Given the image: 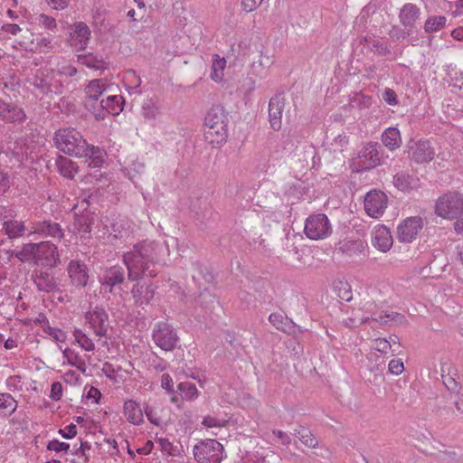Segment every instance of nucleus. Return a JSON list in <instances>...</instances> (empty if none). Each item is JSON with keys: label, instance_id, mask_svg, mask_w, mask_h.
<instances>
[{"label": "nucleus", "instance_id": "nucleus-1", "mask_svg": "<svg viewBox=\"0 0 463 463\" xmlns=\"http://www.w3.org/2000/svg\"><path fill=\"white\" fill-rule=\"evenodd\" d=\"M165 250H167L164 244L146 241L126 252L123 255V261L128 269V279L137 280L142 277H155L157 272L156 261Z\"/></svg>", "mask_w": 463, "mask_h": 463}, {"label": "nucleus", "instance_id": "nucleus-2", "mask_svg": "<svg viewBox=\"0 0 463 463\" xmlns=\"http://www.w3.org/2000/svg\"><path fill=\"white\" fill-rule=\"evenodd\" d=\"M53 141L58 149L64 154L78 158H87L90 167H100L105 162V150L99 146L89 145L80 132L74 128H62L55 131Z\"/></svg>", "mask_w": 463, "mask_h": 463}, {"label": "nucleus", "instance_id": "nucleus-3", "mask_svg": "<svg viewBox=\"0 0 463 463\" xmlns=\"http://www.w3.org/2000/svg\"><path fill=\"white\" fill-rule=\"evenodd\" d=\"M375 307L373 303H367L363 308L354 311V317L349 318L348 326L354 327L363 323H368L370 320L378 322L382 325L388 323L392 325L402 324L404 317L400 313H376L373 309Z\"/></svg>", "mask_w": 463, "mask_h": 463}, {"label": "nucleus", "instance_id": "nucleus-4", "mask_svg": "<svg viewBox=\"0 0 463 463\" xmlns=\"http://www.w3.org/2000/svg\"><path fill=\"white\" fill-rule=\"evenodd\" d=\"M193 453L198 463H222L225 458L222 444L213 439H207L197 443L194 447Z\"/></svg>", "mask_w": 463, "mask_h": 463}, {"label": "nucleus", "instance_id": "nucleus-5", "mask_svg": "<svg viewBox=\"0 0 463 463\" xmlns=\"http://www.w3.org/2000/svg\"><path fill=\"white\" fill-rule=\"evenodd\" d=\"M463 213V194L450 192L443 194L435 203V213L441 218L452 220Z\"/></svg>", "mask_w": 463, "mask_h": 463}, {"label": "nucleus", "instance_id": "nucleus-6", "mask_svg": "<svg viewBox=\"0 0 463 463\" xmlns=\"http://www.w3.org/2000/svg\"><path fill=\"white\" fill-rule=\"evenodd\" d=\"M304 232L314 241L325 240L332 233V225L326 214H315L306 218Z\"/></svg>", "mask_w": 463, "mask_h": 463}, {"label": "nucleus", "instance_id": "nucleus-7", "mask_svg": "<svg viewBox=\"0 0 463 463\" xmlns=\"http://www.w3.org/2000/svg\"><path fill=\"white\" fill-rule=\"evenodd\" d=\"M381 163V156L377 150V145L369 143L359 151L357 157L353 160V169L355 172H363L375 167Z\"/></svg>", "mask_w": 463, "mask_h": 463}, {"label": "nucleus", "instance_id": "nucleus-8", "mask_svg": "<svg viewBox=\"0 0 463 463\" xmlns=\"http://www.w3.org/2000/svg\"><path fill=\"white\" fill-rule=\"evenodd\" d=\"M423 228V221L419 215L407 217L397 227V238L402 243L413 242Z\"/></svg>", "mask_w": 463, "mask_h": 463}, {"label": "nucleus", "instance_id": "nucleus-9", "mask_svg": "<svg viewBox=\"0 0 463 463\" xmlns=\"http://www.w3.org/2000/svg\"><path fill=\"white\" fill-rule=\"evenodd\" d=\"M153 340L163 350L171 351L176 345L178 337L175 330L170 325L160 322L153 329Z\"/></svg>", "mask_w": 463, "mask_h": 463}, {"label": "nucleus", "instance_id": "nucleus-10", "mask_svg": "<svg viewBox=\"0 0 463 463\" xmlns=\"http://www.w3.org/2000/svg\"><path fill=\"white\" fill-rule=\"evenodd\" d=\"M388 205L387 195L380 190H372L367 193L364 200V208L371 218H379L384 214Z\"/></svg>", "mask_w": 463, "mask_h": 463}, {"label": "nucleus", "instance_id": "nucleus-11", "mask_svg": "<svg viewBox=\"0 0 463 463\" xmlns=\"http://www.w3.org/2000/svg\"><path fill=\"white\" fill-rule=\"evenodd\" d=\"M408 156L417 163L431 162L435 156V149L430 140H411L408 146Z\"/></svg>", "mask_w": 463, "mask_h": 463}, {"label": "nucleus", "instance_id": "nucleus-12", "mask_svg": "<svg viewBox=\"0 0 463 463\" xmlns=\"http://www.w3.org/2000/svg\"><path fill=\"white\" fill-rule=\"evenodd\" d=\"M90 30L86 23L76 22L69 26L68 43L75 50H83L88 46Z\"/></svg>", "mask_w": 463, "mask_h": 463}, {"label": "nucleus", "instance_id": "nucleus-13", "mask_svg": "<svg viewBox=\"0 0 463 463\" xmlns=\"http://www.w3.org/2000/svg\"><path fill=\"white\" fill-rule=\"evenodd\" d=\"M123 98L120 95H109L105 99L99 100V105L94 107L93 116L97 120H101L106 114L118 115L123 109Z\"/></svg>", "mask_w": 463, "mask_h": 463}, {"label": "nucleus", "instance_id": "nucleus-14", "mask_svg": "<svg viewBox=\"0 0 463 463\" xmlns=\"http://www.w3.org/2000/svg\"><path fill=\"white\" fill-rule=\"evenodd\" d=\"M60 260L58 248L49 241L37 243L35 264L44 267H56Z\"/></svg>", "mask_w": 463, "mask_h": 463}, {"label": "nucleus", "instance_id": "nucleus-15", "mask_svg": "<svg viewBox=\"0 0 463 463\" xmlns=\"http://www.w3.org/2000/svg\"><path fill=\"white\" fill-rule=\"evenodd\" d=\"M59 349L62 354V365L75 367L80 373L84 374L88 370V363H90V354L81 355L76 350L69 347L62 348L59 345Z\"/></svg>", "mask_w": 463, "mask_h": 463}, {"label": "nucleus", "instance_id": "nucleus-16", "mask_svg": "<svg viewBox=\"0 0 463 463\" xmlns=\"http://www.w3.org/2000/svg\"><path fill=\"white\" fill-rule=\"evenodd\" d=\"M125 279V272L120 266H112L99 271L98 279L105 291L111 292L114 287L122 284Z\"/></svg>", "mask_w": 463, "mask_h": 463}, {"label": "nucleus", "instance_id": "nucleus-17", "mask_svg": "<svg viewBox=\"0 0 463 463\" xmlns=\"http://www.w3.org/2000/svg\"><path fill=\"white\" fill-rule=\"evenodd\" d=\"M86 323L97 336H104L108 330V314L103 308L95 307L85 316Z\"/></svg>", "mask_w": 463, "mask_h": 463}, {"label": "nucleus", "instance_id": "nucleus-18", "mask_svg": "<svg viewBox=\"0 0 463 463\" xmlns=\"http://www.w3.org/2000/svg\"><path fill=\"white\" fill-rule=\"evenodd\" d=\"M107 90V82L104 79L91 80L85 89L86 93V107L91 111H94V107H97L100 101H98L99 96Z\"/></svg>", "mask_w": 463, "mask_h": 463}, {"label": "nucleus", "instance_id": "nucleus-19", "mask_svg": "<svg viewBox=\"0 0 463 463\" xmlns=\"http://www.w3.org/2000/svg\"><path fill=\"white\" fill-rule=\"evenodd\" d=\"M67 272L73 286L87 287L89 282V270L85 263L72 260L68 264Z\"/></svg>", "mask_w": 463, "mask_h": 463}, {"label": "nucleus", "instance_id": "nucleus-20", "mask_svg": "<svg viewBox=\"0 0 463 463\" xmlns=\"http://www.w3.org/2000/svg\"><path fill=\"white\" fill-rule=\"evenodd\" d=\"M285 100L280 95L272 97L269 103V119L273 130H279L282 127V115Z\"/></svg>", "mask_w": 463, "mask_h": 463}, {"label": "nucleus", "instance_id": "nucleus-21", "mask_svg": "<svg viewBox=\"0 0 463 463\" xmlns=\"http://www.w3.org/2000/svg\"><path fill=\"white\" fill-rule=\"evenodd\" d=\"M372 244L378 250L387 252L392 245V237L390 230L384 225H377L373 230Z\"/></svg>", "mask_w": 463, "mask_h": 463}, {"label": "nucleus", "instance_id": "nucleus-22", "mask_svg": "<svg viewBox=\"0 0 463 463\" xmlns=\"http://www.w3.org/2000/svg\"><path fill=\"white\" fill-rule=\"evenodd\" d=\"M29 234H38L40 236H51L52 238H61L62 231L60 225L56 222L44 221L42 222L34 223L29 231Z\"/></svg>", "mask_w": 463, "mask_h": 463}, {"label": "nucleus", "instance_id": "nucleus-23", "mask_svg": "<svg viewBox=\"0 0 463 463\" xmlns=\"http://www.w3.org/2000/svg\"><path fill=\"white\" fill-rule=\"evenodd\" d=\"M123 415L128 423H132L135 426L143 423V411L140 408L139 403L135 400L128 399L125 401L123 405Z\"/></svg>", "mask_w": 463, "mask_h": 463}, {"label": "nucleus", "instance_id": "nucleus-24", "mask_svg": "<svg viewBox=\"0 0 463 463\" xmlns=\"http://www.w3.org/2000/svg\"><path fill=\"white\" fill-rule=\"evenodd\" d=\"M33 85L43 93H52V91L57 93L58 91L53 71L51 72V75L49 73L45 75L44 71L38 72L34 78Z\"/></svg>", "mask_w": 463, "mask_h": 463}, {"label": "nucleus", "instance_id": "nucleus-25", "mask_svg": "<svg viewBox=\"0 0 463 463\" xmlns=\"http://www.w3.org/2000/svg\"><path fill=\"white\" fill-rule=\"evenodd\" d=\"M0 117L3 120L21 121L26 118V115L23 109L16 105L0 102Z\"/></svg>", "mask_w": 463, "mask_h": 463}, {"label": "nucleus", "instance_id": "nucleus-26", "mask_svg": "<svg viewBox=\"0 0 463 463\" xmlns=\"http://www.w3.org/2000/svg\"><path fill=\"white\" fill-rule=\"evenodd\" d=\"M206 141L213 147L223 145L227 138V127L217 126L216 128H204Z\"/></svg>", "mask_w": 463, "mask_h": 463}, {"label": "nucleus", "instance_id": "nucleus-27", "mask_svg": "<svg viewBox=\"0 0 463 463\" xmlns=\"http://www.w3.org/2000/svg\"><path fill=\"white\" fill-rule=\"evenodd\" d=\"M420 14V9L413 4H406L400 11V22L404 26H413Z\"/></svg>", "mask_w": 463, "mask_h": 463}, {"label": "nucleus", "instance_id": "nucleus-28", "mask_svg": "<svg viewBox=\"0 0 463 463\" xmlns=\"http://www.w3.org/2000/svg\"><path fill=\"white\" fill-rule=\"evenodd\" d=\"M136 304L139 306L148 305L154 298L155 290L152 286H134L132 289Z\"/></svg>", "mask_w": 463, "mask_h": 463}, {"label": "nucleus", "instance_id": "nucleus-29", "mask_svg": "<svg viewBox=\"0 0 463 463\" xmlns=\"http://www.w3.org/2000/svg\"><path fill=\"white\" fill-rule=\"evenodd\" d=\"M56 165L59 173L69 179H72L79 172V166L77 163L62 156H60L57 158Z\"/></svg>", "mask_w": 463, "mask_h": 463}, {"label": "nucleus", "instance_id": "nucleus-30", "mask_svg": "<svg viewBox=\"0 0 463 463\" xmlns=\"http://www.w3.org/2000/svg\"><path fill=\"white\" fill-rule=\"evenodd\" d=\"M18 402L7 392L0 393V417L7 418L16 411Z\"/></svg>", "mask_w": 463, "mask_h": 463}, {"label": "nucleus", "instance_id": "nucleus-31", "mask_svg": "<svg viewBox=\"0 0 463 463\" xmlns=\"http://www.w3.org/2000/svg\"><path fill=\"white\" fill-rule=\"evenodd\" d=\"M217 126H222L223 128L227 127L225 115L222 109L221 108L212 109L205 118V128H216Z\"/></svg>", "mask_w": 463, "mask_h": 463}, {"label": "nucleus", "instance_id": "nucleus-32", "mask_svg": "<svg viewBox=\"0 0 463 463\" xmlns=\"http://www.w3.org/2000/svg\"><path fill=\"white\" fill-rule=\"evenodd\" d=\"M382 140L386 148L395 150L402 145L401 132L396 128H388L383 133Z\"/></svg>", "mask_w": 463, "mask_h": 463}, {"label": "nucleus", "instance_id": "nucleus-33", "mask_svg": "<svg viewBox=\"0 0 463 463\" xmlns=\"http://www.w3.org/2000/svg\"><path fill=\"white\" fill-rule=\"evenodd\" d=\"M78 62L93 70H101L106 68V62L103 56L92 52L78 55Z\"/></svg>", "mask_w": 463, "mask_h": 463}, {"label": "nucleus", "instance_id": "nucleus-34", "mask_svg": "<svg viewBox=\"0 0 463 463\" xmlns=\"http://www.w3.org/2000/svg\"><path fill=\"white\" fill-rule=\"evenodd\" d=\"M37 243L24 244L20 250L11 253L22 262L33 261L35 263Z\"/></svg>", "mask_w": 463, "mask_h": 463}, {"label": "nucleus", "instance_id": "nucleus-35", "mask_svg": "<svg viewBox=\"0 0 463 463\" xmlns=\"http://www.w3.org/2000/svg\"><path fill=\"white\" fill-rule=\"evenodd\" d=\"M144 169V165L135 156L127 158L122 165V171L130 179L139 175Z\"/></svg>", "mask_w": 463, "mask_h": 463}, {"label": "nucleus", "instance_id": "nucleus-36", "mask_svg": "<svg viewBox=\"0 0 463 463\" xmlns=\"http://www.w3.org/2000/svg\"><path fill=\"white\" fill-rule=\"evenodd\" d=\"M74 342L87 353L93 352L95 350V344L93 340L83 332L80 328H74L72 331Z\"/></svg>", "mask_w": 463, "mask_h": 463}, {"label": "nucleus", "instance_id": "nucleus-37", "mask_svg": "<svg viewBox=\"0 0 463 463\" xmlns=\"http://www.w3.org/2000/svg\"><path fill=\"white\" fill-rule=\"evenodd\" d=\"M226 61L220 55L214 54L212 60L211 79L215 82H221L224 77Z\"/></svg>", "mask_w": 463, "mask_h": 463}, {"label": "nucleus", "instance_id": "nucleus-38", "mask_svg": "<svg viewBox=\"0 0 463 463\" xmlns=\"http://www.w3.org/2000/svg\"><path fill=\"white\" fill-rule=\"evenodd\" d=\"M447 24V18L444 15H430L423 24V30L429 34L441 31Z\"/></svg>", "mask_w": 463, "mask_h": 463}, {"label": "nucleus", "instance_id": "nucleus-39", "mask_svg": "<svg viewBox=\"0 0 463 463\" xmlns=\"http://www.w3.org/2000/svg\"><path fill=\"white\" fill-rule=\"evenodd\" d=\"M418 185V179L408 174L400 173L394 176V186L402 191L415 189Z\"/></svg>", "mask_w": 463, "mask_h": 463}, {"label": "nucleus", "instance_id": "nucleus-40", "mask_svg": "<svg viewBox=\"0 0 463 463\" xmlns=\"http://www.w3.org/2000/svg\"><path fill=\"white\" fill-rule=\"evenodd\" d=\"M4 229L7 236L11 239L18 238L24 234L26 228L23 222L17 220L6 221L4 223Z\"/></svg>", "mask_w": 463, "mask_h": 463}, {"label": "nucleus", "instance_id": "nucleus-41", "mask_svg": "<svg viewBox=\"0 0 463 463\" xmlns=\"http://www.w3.org/2000/svg\"><path fill=\"white\" fill-rule=\"evenodd\" d=\"M156 442L159 445L162 453L172 457L181 455V447L174 444L168 438H156Z\"/></svg>", "mask_w": 463, "mask_h": 463}, {"label": "nucleus", "instance_id": "nucleus-42", "mask_svg": "<svg viewBox=\"0 0 463 463\" xmlns=\"http://www.w3.org/2000/svg\"><path fill=\"white\" fill-rule=\"evenodd\" d=\"M178 391L182 399L184 401H194L199 395V392L195 384L191 383V382H181L178 384Z\"/></svg>", "mask_w": 463, "mask_h": 463}, {"label": "nucleus", "instance_id": "nucleus-43", "mask_svg": "<svg viewBox=\"0 0 463 463\" xmlns=\"http://www.w3.org/2000/svg\"><path fill=\"white\" fill-rule=\"evenodd\" d=\"M333 289L343 301H350L353 298L352 288L346 281L339 280L335 282Z\"/></svg>", "mask_w": 463, "mask_h": 463}, {"label": "nucleus", "instance_id": "nucleus-44", "mask_svg": "<svg viewBox=\"0 0 463 463\" xmlns=\"http://www.w3.org/2000/svg\"><path fill=\"white\" fill-rule=\"evenodd\" d=\"M34 284L40 291H52L55 288L52 279L47 273H40L34 279Z\"/></svg>", "mask_w": 463, "mask_h": 463}, {"label": "nucleus", "instance_id": "nucleus-45", "mask_svg": "<svg viewBox=\"0 0 463 463\" xmlns=\"http://www.w3.org/2000/svg\"><path fill=\"white\" fill-rule=\"evenodd\" d=\"M269 321L271 325L283 332H288L289 329L292 328V323L284 318L279 313H271L269 316Z\"/></svg>", "mask_w": 463, "mask_h": 463}, {"label": "nucleus", "instance_id": "nucleus-46", "mask_svg": "<svg viewBox=\"0 0 463 463\" xmlns=\"http://www.w3.org/2000/svg\"><path fill=\"white\" fill-rule=\"evenodd\" d=\"M81 181L86 184H94L99 185V187H103L107 184L109 181L107 175L100 173V170H95L91 174H88L87 175H83L81 177Z\"/></svg>", "mask_w": 463, "mask_h": 463}, {"label": "nucleus", "instance_id": "nucleus-47", "mask_svg": "<svg viewBox=\"0 0 463 463\" xmlns=\"http://www.w3.org/2000/svg\"><path fill=\"white\" fill-rule=\"evenodd\" d=\"M273 64V57L267 52H260V58L258 61L253 63L254 70L257 69V65L261 67L260 71H257V73L263 77L266 75L267 70Z\"/></svg>", "mask_w": 463, "mask_h": 463}, {"label": "nucleus", "instance_id": "nucleus-48", "mask_svg": "<svg viewBox=\"0 0 463 463\" xmlns=\"http://www.w3.org/2000/svg\"><path fill=\"white\" fill-rule=\"evenodd\" d=\"M296 435L306 447L316 448L317 446V439L314 438L309 430L300 427Z\"/></svg>", "mask_w": 463, "mask_h": 463}, {"label": "nucleus", "instance_id": "nucleus-49", "mask_svg": "<svg viewBox=\"0 0 463 463\" xmlns=\"http://www.w3.org/2000/svg\"><path fill=\"white\" fill-rule=\"evenodd\" d=\"M35 23L40 26L49 31H53L57 28V22L54 18L45 14H40L35 18Z\"/></svg>", "mask_w": 463, "mask_h": 463}, {"label": "nucleus", "instance_id": "nucleus-50", "mask_svg": "<svg viewBox=\"0 0 463 463\" xmlns=\"http://www.w3.org/2000/svg\"><path fill=\"white\" fill-rule=\"evenodd\" d=\"M43 331L57 343H65L67 339L66 333L59 327H52L50 326H43Z\"/></svg>", "mask_w": 463, "mask_h": 463}, {"label": "nucleus", "instance_id": "nucleus-51", "mask_svg": "<svg viewBox=\"0 0 463 463\" xmlns=\"http://www.w3.org/2000/svg\"><path fill=\"white\" fill-rule=\"evenodd\" d=\"M158 114V108L152 100H147L142 105V115L146 119H155Z\"/></svg>", "mask_w": 463, "mask_h": 463}, {"label": "nucleus", "instance_id": "nucleus-52", "mask_svg": "<svg viewBox=\"0 0 463 463\" xmlns=\"http://www.w3.org/2000/svg\"><path fill=\"white\" fill-rule=\"evenodd\" d=\"M70 449V445L67 442L60 441L57 439L50 440L47 444V449L56 453H67Z\"/></svg>", "mask_w": 463, "mask_h": 463}, {"label": "nucleus", "instance_id": "nucleus-53", "mask_svg": "<svg viewBox=\"0 0 463 463\" xmlns=\"http://www.w3.org/2000/svg\"><path fill=\"white\" fill-rule=\"evenodd\" d=\"M227 423V420L223 418H219L212 415H208L203 418V424L207 429L221 428Z\"/></svg>", "mask_w": 463, "mask_h": 463}, {"label": "nucleus", "instance_id": "nucleus-54", "mask_svg": "<svg viewBox=\"0 0 463 463\" xmlns=\"http://www.w3.org/2000/svg\"><path fill=\"white\" fill-rule=\"evenodd\" d=\"M124 79L127 83L131 84L130 89L136 91L141 84V80L135 70H128L125 72Z\"/></svg>", "mask_w": 463, "mask_h": 463}, {"label": "nucleus", "instance_id": "nucleus-55", "mask_svg": "<svg viewBox=\"0 0 463 463\" xmlns=\"http://www.w3.org/2000/svg\"><path fill=\"white\" fill-rule=\"evenodd\" d=\"M62 380L67 384L70 385H79L80 384V373L72 369H68L62 374Z\"/></svg>", "mask_w": 463, "mask_h": 463}, {"label": "nucleus", "instance_id": "nucleus-56", "mask_svg": "<svg viewBox=\"0 0 463 463\" xmlns=\"http://www.w3.org/2000/svg\"><path fill=\"white\" fill-rule=\"evenodd\" d=\"M6 388L11 392L21 391L23 388V382L20 376H9L5 380Z\"/></svg>", "mask_w": 463, "mask_h": 463}, {"label": "nucleus", "instance_id": "nucleus-57", "mask_svg": "<svg viewBox=\"0 0 463 463\" xmlns=\"http://www.w3.org/2000/svg\"><path fill=\"white\" fill-rule=\"evenodd\" d=\"M373 348L380 354H386L391 349V344L384 338H378L373 340Z\"/></svg>", "mask_w": 463, "mask_h": 463}, {"label": "nucleus", "instance_id": "nucleus-58", "mask_svg": "<svg viewBox=\"0 0 463 463\" xmlns=\"http://www.w3.org/2000/svg\"><path fill=\"white\" fill-rule=\"evenodd\" d=\"M77 73V69L71 63H61L58 67L57 74L66 77H73Z\"/></svg>", "mask_w": 463, "mask_h": 463}, {"label": "nucleus", "instance_id": "nucleus-59", "mask_svg": "<svg viewBox=\"0 0 463 463\" xmlns=\"http://www.w3.org/2000/svg\"><path fill=\"white\" fill-rule=\"evenodd\" d=\"M388 370L392 374L400 375L403 370V363L401 359H392L388 364Z\"/></svg>", "mask_w": 463, "mask_h": 463}, {"label": "nucleus", "instance_id": "nucleus-60", "mask_svg": "<svg viewBox=\"0 0 463 463\" xmlns=\"http://www.w3.org/2000/svg\"><path fill=\"white\" fill-rule=\"evenodd\" d=\"M383 99L387 103L389 106H397L398 105V97L395 93V90L391 89H385L383 92Z\"/></svg>", "mask_w": 463, "mask_h": 463}, {"label": "nucleus", "instance_id": "nucleus-61", "mask_svg": "<svg viewBox=\"0 0 463 463\" xmlns=\"http://www.w3.org/2000/svg\"><path fill=\"white\" fill-rule=\"evenodd\" d=\"M59 433L63 439H73L77 435V426L75 423H71L64 428L60 429Z\"/></svg>", "mask_w": 463, "mask_h": 463}, {"label": "nucleus", "instance_id": "nucleus-62", "mask_svg": "<svg viewBox=\"0 0 463 463\" xmlns=\"http://www.w3.org/2000/svg\"><path fill=\"white\" fill-rule=\"evenodd\" d=\"M444 384L450 392L458 393L461 386L458 382L450 376L443 377Z\"/></svg>", "mask_w": 463, "mask_h": 463}, {"label": "nucleus", "instance_id": "nucleus-63", "mask_svg": "<svg viewBox=\"0 0 463 463\" xmlns=\"http://www.w3.org/2000/svg\"><path fill=\"white\" fill-rule=\"evenodd\" d=\"M348 145V137L345 134H339L333 140L332 146H335V150H343Z\"/></svg>", "mask_w": 463, "mask_h": 463}, {"label": "nucleus", "instance_id": "nucleus-64", "mask_svg": "<svg viewBox=\"0 0 463 463\" xmlns=\"http://www.w3.org/2000/svg\"><path fill=\"white\" fill-rule=\"evenodd\" d=\"M161 386L165 389L168 393H172L175 392V382H173L171 376L168 373H164L161 379Z\"/></svg>", "mask_w": 463, "mask_h": 463}]
</instances>
